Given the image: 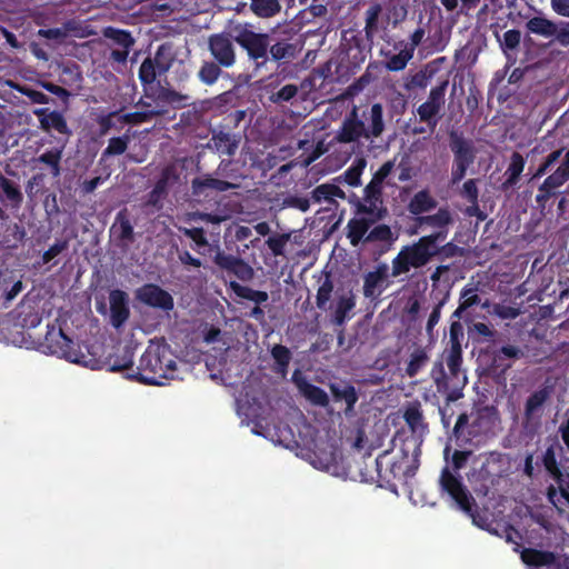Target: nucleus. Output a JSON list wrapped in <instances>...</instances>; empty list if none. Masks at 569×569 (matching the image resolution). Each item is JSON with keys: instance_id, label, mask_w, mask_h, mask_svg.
I'll list each match as a JSON object with an SVG mask.
<instances>
[{"instance_id": "f257e3e1", "label": "nucleus", "mask_w": 569, "mask_h": 569, "mask_svg": "<svg viewBox=\"0 0 569 569\" xmlns=\"http://www.w3.org/2000/svg\"><path fill=\"white\" fill-rule=\"evenodd\" d=\"M478 380L475 385L476 399L471 411L469 435L493 438L498 420V367L497 349L483 350L477 357Z\"/></svg>"}, {"instance_id": "f03ea898", "label": "nucleus", "mask_w": 569, "mask_h": 569, "mask_svg": "<svg viewBox=\"0 0 569 569\" xmlns=\"http://www.w3.org/2000/svg\"><path fill=\"white\" fill-rule=\"evenodd\" d=\"M468 482L479 499L473 525L498 536V453H481L472 460Z\"/></svg>"}, {"instance_id": "7ed1b4c3", "label": "nucleus", "mask_w": 569, "mask_h": 569, "mask_svg": "<svg viewBox=\"0 0 569 569\" xmlns=\"http://www.w3.org/2000/svg\"><path fill=\"white\" fill-rule=\"evenodd\" d=\"M393 446L400 443L399 453L393 458L389 451L379 455L375 460V469L360 470L361 481L378 482L380 487H396L395 481L406 482L413 477L419 468V456L421 442L416 436L397 433L392 440Z\"/></svg>"}, {"instance_id": "20e7f679", "label": "nucleus", "mask_w": 569, "mask_h": 569, "mask_svg": "<svg viewBox=\"0 0 569 569\" xmlns=\"http://www.w3.org/2000/svg\"><path fill=\"white\" fill-rule=\"evenodd\" d=\"M385 131L383 108L381 103H373L361 112L353 106L345 117L335 140L340 143L357 142L360 139L372 140L379 138Z\"/></svg>"}, {"instance_id": "39448f33", "label": "nucleus", "mask_w": 569, "mask_h": 569, "mask_svg": "<svg viewBox=\"0 0 569 569\" xmlns=\"http://www.w3.org/2000/svg\"><path fill=\"white\" fill-rule=\"evenodd\" d=\"M443 359L435 361L430 377L437 391L446 395L447 402H456L462 397L467 377L461 370L462 353L445 351Z\"/></svg>"}, {"instance_id": "423d86ee", "label": "nucleus", "mask_w": 569, "mask_h": 569, "mask_svg": "<svg viewBox=\"0 0 569 569\" xmlns=\"http://www.w3.org/2000/svg\"><path fill=\"white\" fill-rule=\"evenodd\" d=\"M233 38L246 53L247 60L256 73L267 69L271 49L270 41H272L271 30L262 32L258 31L252 23H236L233 24Z\"/></svg>"}, {"instance_id": "0eeeda50", "label": "nucleus", "mask_w": 569, "mask_h": 569, "mask_svg": "<svg viewBox=\"0 0 569 569\" xmlns=\"http://www.w3.org/2000/svg\"><path fill=\"white\" fill-rule=\"evenodd\" d=\"M176 361L164 346L148 347L142 353L134 378L150 386L162 385L163 379L172 378Z\"/></svg>"}, {"instance_id": "6e6552de", "label": "nucleus", "mask_w": 569, "mask_h": 569, "mask_svg": "<svg viewBox=\"0 0 569 569\" xmlns=\"http://www.w3.org/2000/svg\"><path fill=\"white\" fill-rule=\"evenodd\" d=\"M439 236H423L418 241L403 246L391 261V277L407 274L412 268L420 269L436 257L435 241Z\"/></svg>"}, {"instance_id": "1a4fd4ad", "label": "nucleus", "mask_w": 569, "mask_h": 569, "mask_svg": "<svg viewBox=\"0 0 569 569\" xmlns=\"http://www.w3.org/2000/svg\"><path fill=\"white\" fill-rule=\"evenodd\" d=\"M441 495H447L455 506L473 520L476 502L467 487L462 483L459 473H455L446 466L439 478Z\"/></svg>"}, {"instance_id": "9d476101", "label": "nucleus", "mask_w": 569, "mask_h": 569, "mask_svg": "<svg viewBox=\"0 0 569 569\" xmlns=\"http://www.w3.org/2000/svg\"><path fill=\"white\" fill-rule=\"evenodd\" d=\"M43 347L50 355L63 358L72 363L88 366V357L82 353L76 343L54 325L48 326Z\"/></svg>"}, {"instance_id": "9b49d317", "label": "nucleus", "mask_w": 569, "mask_h": 569, "mask_svg": "<svg viewBox=\"0 0 569 569\" xmlns=\"http://www.w3.org/2000/svg\"><path fill=\"white\" fill-rule=\"evenodd\" d=\"M271 34L269 62H276L281 66L293 61L300 52V44L296 34L290 29L281 28H272Z\"/></svg>"}, {"instance_id": "f8f14e48", "label": "nucleus", "mask_w": 569, "mask_h": 569, "mask_svg": "<svg viewBox=\"0 0 569 569\" xmlns=\"http://www.w3.org/2000/svg\"><path fill=\"white\" fill-rule=\"evenodd\" d=\"M449 146L453 153L451 180L453 183H457L465 178L467 169L475 161V146L471 140L466 139L456 132H451Z\"/></svg>"}, {"instance_id": "ddd939ff", "label": "nucleus", "mask_w": 569, "mask_h": 569, "mask_svg": "<svg viewBox=\"0 0 569 569\" xmlns=\"http://www.w3.org/2000/svg\"><path fill=\"white\" fill-rule=\"evenodd\" d=\"M233 38V26L229 32L212 33L208 38L211 57L221 67L229 69L236 64L237 53Z\"/></svg>"}, {"instance_id": "4468645a", "label": "nucleus", "mask_w": 569, "mask_h": 569, "mask_svg": "<svg viewBox=\"0 0 569 569\" xmlns=\"http://www.w3.org/2000/svg\"><path fill=\"white\" fill-rule=\"evenodd\" d=\"M390 268L386 262L378 263L363 276L362 293L366 299L378 303L381 295L392 284Z\"/></svg>"}, {"instance_id": "2eb2a0df", "label": "nucleus", "mask_w": 569, "mask_h": 569, "mask_svg": "<svg viewBox=\"0 0 569 569\" xmlns=\"http://www.w3.org/2000/svg\"><path fill=\"white\" fill-rule=\"evenodd\" d=\"M389 27H391V21L386 20V11L382 4L379 2L370 4L365 11L363 28V32H366L369 40L380 36V38L390 46L392 38L389 36Z\"/></svg>"}, {"instance_id": "dca6fc26", "label": "nucleus", "mask_w": 569, "mask_h": 569, "mask_svg": "<svg viewBox=\"0 0 569 569\" xmlns=\"http://www.w3.org/2000/svg\"><path fill=\"white\" fill-rule=\"evenodd\" d=\"M357 214L376 216V219H385L388 209L383 206L382 186L370 181L363 189L362 201L357 203Z\"/></svg>"}, {"instance_id": "f3484780", "label": "nucleus", "mask_w": 569, "mask_h": 569, "mask_svg": "<svg viewBox=\"0 0 569 569\" xmlns=\"http://www.w3.org/2000/svg\"><path fill=\"white\" fill-rule=\"evenodd\" d=\"M242 137L239 132H232L220 126L211 130V138L207 142V148L219 157H233L241 143Z\"/></svg>"}, {"instance_id": "a211bd4d", "label": "nucleus", "mask_w": 569, "mask_h": 569, "mask_svg": "<svg viewBox=\"0 0 569 569\" xmlns=\"http://www.w3.org/2000/svg\"><path fill=\"white\" fill-rule=\"evenodd\" d=\"M523 563L531 568L555 567L557 569H569V556L557 555L549 550L523 548L520 553Z\"/></svg>"}, {"instance_id": "6ab92c4d", "label": "nucleus", "mask_w": 569, "mask_h": 569, "mask_svg": "<svg viewBox=\"0 0 569 569\" xmlns=\"http://www.w3.org/2000/svg\"><path fill=\"white\" fill-rule=\"evenodd\" d=\"M136 298L141 303L169 312L174 308L173 297L156 283H144L136 290Z\"/></svg>"}, {"instance_id": "aec40b11", "label": "nucleus", "mask_w": 569, "mask_h": 569, "mask_svg": "<svg viewBox=\"0 0 569 569\" xmlns=\"http://www.w3.org/2000/svg\"><path fill=\"white\" fill-rule=\"evenodd\" d=\"M213 262L221 270L233 274L237 279L243 282L250 281L254 277L253 268L239 256L218 250L213 257Z\"/></svg>"}, {"instance_id": "412c9836", "label": "nucleus", "mask_w": 569, "mask_h": 569, "mask_svg": "<svg viewBox=\"0 0 569 569\" xmlns=\"http://www.w3.org/2000/svg\"><path fill=\"white\" fill-rule=\"evenodd\" d=\"M238 188L239 183L223 180L214 173H204L200 177H196L191 181V192L196 198H207L209 191L226 192Z\"/></svg>"}, {"instance_id": "4be33fe9", "label": "nucleus", "mask_w": 569, "mask_h": 569, "mask_svg": "<svg viewBox=\"0 0 569 569\" xmlns=\"http://www.w3.org/2000/svg\"><path fill=\"white\" fill-rule=\"evenodd\" d=\"M39 120V128L44 132L56 131L62 136L70 137L72 134L64 116L57 110L49 108H39L33 111Z\"/></svg>"}, {"instance_id": "5701e85b", "label": "nucleus", "mask_w": 569, "mask_h": 569, "mask_svg": "<svg viewBox=\"0 0 569 569\" xmlns=\"http://www.w3.org/2000/svg\"><path fill=\"white\" fill-rule=\"evenodd\" d=\"M110 322L113 328L120 329L130 317L128 293L120 289L111 290L109 293Z\"/></svg>"}, {"instance_id": "b1692460", "label": "nucleus", "mask_w": 569, "mask_h": 569, "mask_svg": "<svg viewBox=\"0 0 569 569\" xmlns=\"http://www.w3.org/2000/svg\"><path fill=\"white\" fill-rule=\"evenodd\" d=\"M110 236L119 247H127L134 241L133 226L127 208L117 212L110 228Z\"/></svg>"}, {"instance_id": "393cba45", "label": "nucleus", "mask_w": 569, "mask_h": 569, "mask_svg": "<svg viewBox=\"0 0 569 569\" xmlns=\"http://www.w3.org/2000/svg\"><path fill=\"white\" fill-rule=\"evenodd\" d=\"M392 49H382V63L386 70L390 72L402 71L407 68L409 61L413 58L412 51L406 47H398V41L391 39Z\"/></svg>"}, {"instance_id": "a878e982", "label": "nucleus", "mask_w": 569, "mask_h": 569, "mask_svg": "<svg viewBox=\"0 0 569 569\" xmlns=\"http://www.w3.org/2000/svg\"><path fill=\"white\" fill-rule=\"evenodd\" d=\"M376 219V216H363L351 218L346 226V234L352 247H358L360 243H366V236L369 229L381 221Z\"/></svg>"}, {"instance_id": "bb28decb", "label": "nucleus", "mask_w": 569, "mask_h": 569, "mask_svg": "<svg viewBox=\"0 0 569 569\" xmlns=\"http://www.w3.org/2000/svg\"><path fill=\"white\" fill-rule=\"evenodd\" d=\"M407 426L411 430L412 435H423L428 432V423L425 421L423 411L419 400L409 401L403 407L402 415Z\"/></svg>"}, {"instance_id": "cd10ccee", "label": "nucleus", "mask_w": 569, "mask_h": 569, "mask_svg": "<svg viewBox=\"0 0 569 569\" xmlns=\"http://www.w3.org/2000/svg\"><path fill=\"white\" fill-rule=\"evenodd\" d=\"M553 392L552 386H543L542 388L533 391L525 403V419L527 421L533 418H539L543 406L550 399Z\"/></svg>"}, {"instance_id": "c85d7f7f", "label": "nucleus", "mask_w": 569, "mask_h": 569, "mask_svg": "<svg viewBox=\"0 0 569 569\" xmlns=\"http://www.w3.org/2000/svg\"><path fill=\"white\" fill-rule=\"evenodd\" d=\"M398 233L385 223H379L369 229L366 236V243H377L380 247V253L390 250L392 244L397 241Z\"/></svg>"}, {"instance_id": "c756f323", "label": "nucleus", "mask_w": 569, "mask_h": 569, "mask_svg": "<svg viewBox=\"0 0 569 569\" xmlns=\"http://www.w3.org/2000/svg\"><path fill=\"white\" fill-rule=\"evenodd\" d=\"M329 388L336 402L343 401L346 403L345 413L350 415L353 412L359 399L356 388L348 382L330 383Z\"/></svg>"}, {"instance_id": "7c9ffc66", "label": "nucleus", "mask_w": 569, "mask_h": 569, "mask_svg": "<svg viewBox=\"0 0 569 569\" xmlns=\"http://www.w3.org/2000/svg\"><path fill=\"white\" fill-rule=\"evenodd\" d=\"M375 39L368 38V36L361 32L351 34L350 38L345 37V47L347 54L352 57L355 60L363 61L366 53L371 50Z\"/></svg>"}, {"instance_id": "2f4dec72", "label": "nucleus", "mask_w": 569, "mask_h": 569, "mask_svg": "<svg viewBox=\"0 0 569 569\" xmlns=\"http://www.w3.org/2000/svg\"><path fill=\"white\" fill-rule=\"evenodd\" d=\"M383 10L386 11V20L391 21L395 29L402 23L408 16L409 0H381Z\"/></svg>"}, {"instance_id": "473e14b6", "label": "nucleus", "mask_w": 569, "mask_h": 569, "mask_svg": "<svg viewBox=\"0 0 569 569\" xmlns=\"http://www.w3.org/2000/svg\"><path fill=\"white\" fill-rule=\"evenodd\" d=\"M568 179L559 174L557 171L548 176L538 189L536 202L543 206L550 198L556 196L558 188L563 186Z\"/></svg>"}, {"instance_id": "72a5a7b5", "label": "nucleus", "mask_w": 569, "mask_h": 569, "mask_svg": "<svg viewBox=\"0 0 569 569\" xmlns=\"http://www.w3.org/2000/svg\"><path fill=\"white\" fill-rule=\"evenodd\" d=\"M526 160L521 153L515 151L511 156V161L505 172V181L500 184V190L507 191L512 189L519 181L523 171Z\"/></svg>"}, {"instance_id": "f704fd0d", "label": "nucleus", "mask_w": 569, "mask_h": 569, "mask_svg": "<svg viewBox=\"0 0 569 569\" xmlns=\"http://www.w3.org/2000/svg\"><path fill=\"white\" fill-rule=\"evenodd\" d=\"M472 339L478 343H488L486 347H480L479 352L489 350L491 347L498 350V343L495 340L496 332L485 322H475L469 328ZM480 353H478L479 356Z\"/></svg>"}, {"instance_id": "c9c22d12", "label": "nucleus", "mask_w": 569, "mask_h": 569, "mask_svg": "<svg viewBox=\"0 0 569 569\" xmlns=\"http://www.w3.org/2000/svg\"><path fill=\"white\" fill-rule=\"evenodd\" d=\"M172 176V169L169 167L161 171L159 179L156 181L152 190L148 193V206L161 208V200L167 193V188Z\"/></svg>"}, {"instance_id": "e433bc0d", "label": "nucleus", "mask_w": 569, "mask_h": 569, "mask_svg": "<svg viewBox=\"0 0 569 569\" xmlns=\"http://www.w3.org/2000/svg\"><path fill=\"white\" fill-rule=\"evenodd\" d=\"M335 198H346L345 191L335 183H322L311 191V199L317 203H321L323 201L333 203Z\"/></svg>"}, {"instance_id": "4c0bfd02", "label": "nucleus", "mask_w": 569, "mask_h": 569, "mask_svg": "<svg viewBox=\"0 0 569 569\" xmlns=\"http://www.w3.org/2000/svg\"><path fill=\"white\" fill-rule=\"evenodd\" d=\"M437 207V201L429 194L427 190L418 191L408 204V210L415 216L428 212Z\"/></svg>"}, {"instance_id": "58836bf2", "label": "nucleus", "mask_w": 569, "mask_h": 569, "mask_svg": "<svg viewBox=\"0 0 569 569\" xmlns=\"http://www.w3.org/2000/svg\"><path fill=\"white\" fill-rule=\"evenodd\" d=\"M230 289L237 297L252 301L256 305H262L267 302L269 299V295L267 291L254 290L248 286L240 284L237 281L230 282Z\"/></svg>"}, {"instance_id": "ea45409f", "label": "nucleus", "mask_w": 569, "mask_h": 569, "mask_svg": "<svg viewBox=\"0 0 569 569\" xmlns=\"http://www.w3.org/2000/svg\"><path fill=\"white\" fill-rule=\"evenodd\" d=\"M281 0H250V10L254 16L268 19L281 11Z\"/></svg>"}, {"instance_id": "a19ab883", "label": "nucleus", "mask_w": 569, "mask_h": 569, "mask_svg": "<svg viewBox=\"0 0 569 569\" xmlns=\"http://www.w3.org/2000/svg\"><path fill=\"white\" fill-rule=\"evenodd\" d=\"M0 188L11 208L19 209L23 202V194L20 187L0 173Z\"/></svg>"}, {"instance_id": "79ce46f5", "label": "nucleus", "mask_w": 569, "mask_h": 569, "mask_svg": "<svg viewBox=\"0 0 569 569\" xmlns=\"http://www.w3.org/2000/svg\"><path fill=\"white\" fill-rule=\"evenodd\" d=\"M299 389L312 405L320 407H327L329 405V397L322 388L308 381H302L299 383Z\"/></svg>"}, {"instance_id": "37998d69", "label": "nucleus", "mask_w": 569, "mask_h": 569, "mask_svg": "<svg viewBox=\"0 0 569 569\" xmlns=\"http://www.w3.org/2000/svg\"><path fill=\"white\" fill-rule=\"evenodd\" d=\"M156 100L161 103L170 104L174 108H183L189 104L190 97L171 88L161 87L158 90Z\"/></svg>"}, {"instance_id": "c03bdc74", "label": "nucleus", "mask_w": 569, "mask_h": 569, "mask_svg": "<svg viewBox=\"0 0 569 569\" xmlns=\"http://www.w3.org/2000/svg\"><path fill=\"white\" fill-rule=\"evenodd\" d=\"M164 73L159 71L158 68L151 61V56H148L141 63L138 72V78L147 92L148 88L152 87L158 77Z\"/></svg>"}, {"instance_id": "a18cd8bd", "label": "nucleus", "mask_w": 569, "mask_h": 569, "mask_svg": "<svg viewBox=\"0 0 569 569\" xmlns=\"http://www.w3.org/2000/svg\"><path fill=\"white\" fill-rule=\"evenodd\" d=\"M63 148H51L41 153L36 161L42 164H46L50 168V172L52 177L57 178L61 174V159H62Z\"/></svg>"}, {"instance_id": "49530a36", "label": "nucleus", "mask_w": 569, "mask_h": 569, "mask_svg": "<svg viewBox=\"0 0 569 569\" xmlns=\"http://www.w3.org/2000/svg\"><path fill=\"white\" fill-rule=\"evenodd\" d=\"M27 232L23 226L12 223L7 227L6 233L2 239V247L4 249H17L26 239Z\"/></svg>"}, {"instance_id": "de8ad7c7", "label": "nucleus", "mask_w": 569, "mask_h": 569, "mask_svg": "<svg viewBox=\"0 0 569 569\" xmlns=\"http://www.w3.org/2000/svg\"><path fill=\"white\" fill-rule=\"evenodd\" d=\"M271 357L274 360V371L286 376L292 359L290 349L282 345H274L271 348Z\"/></svg>"}, {"instance_id": "09e8293b", "label": "nucleus", "mask_w": 569, "mask_h": 569, "mask_svg": "<svg viewBox=\"0 0 569 569\" xmlns=\"http://www.w3.org/2000/svg\"><path fill=\"white\" fill-rule=\"evenodd\" d=\"M214 174L223 180L237 182L239 183V187L241 186V180L244 179V174L240 172L236 167V162L231 159H222L218 164Z\"/></svg>"}, {"instance_id": "8fccbe9b", "label": "nucleus", "mask_w": 569, "mask_h": 569, "mask_svg": "<svg viewBox=\"0 0 569 569\" xmlns=\"http://www.w3.org/2000/svg\"><path fill=\"white\" fill-rule=\"evenodd\" d=\"M527 29L531 33L551 38L556 32V23L543 17H533L528 20Z\"/></svg>"}, {"instance_id": "3c124183", "label": "nucleus", "mask_w": 569, "mask_h": 569, "mask_svg": "<svg viewBox=\"0 0 569 569\" xmlns=\"http://www.w3.org/2000/svg\"><path fill=\"white\" fill-rule=\"evenodd\" d=\"M452 218L448 209L441 208L435 214L420 216L417 222L420 226L428 224L439 230H447L446 227L451 223Z\"/></svg>"}, {"instance_id": "603ef678", "label": "nucleus", "mask_w": 569, "mask_h": 569, "mask_svg": "<svg viewBox=\"0 0 569 569\" xmlns=\"http://www.w3.org/2000/svg\"><path fill=\"white\" fill-rule=\"evenodd\" d=\"M430 236H440L435 241V250H436V257L441 258H451L457 256L460 252V248L455 244L453 242H447L443 246H440L441 242H443L448 237V230H438Z\"/></svg>"}, {"instance_id": "864d4df0", "label": "nucleus", "mask_w": 569, "mask_h": 569, "mask_svg": "<svg viewBox=\"0 0 569 569\" xmlns=\"http://www.w3.org/2000/svg\"><path fill=\"white\" fill-rule=\"evenodd\" d=\"M440 111V107L429 102L428 100L421 103L417 109L420 121L426 122L430 131L436 129Z\"/></svg>"}, {"instance_id": "5fc2aeb1", "label": "nucleus", "mask_w": 569, "mask_h": 569, "mask_svg": "<svg viewBox=\"0 0 569 569\" xmlns=\"http://www.w3.org/2000/svg\"><path fill=\"white\" fill-rule=\"evenodd\" d=\"M356 302L352 296L339 297L333 312V323L342 326L348 319V313L355 308Z\"/></svg>"}, {"instance_id": "6e6d98bb", "label": "nucleus", "mask_w": 569, "mask_h": 569, "mask_svg": "<svg viewBox=\"0 0 569 569\" xmlns=\"http://www.w3.org/2000/svg\"><path fill=\"white\" fill-rule=\"evenodd\" d=\"M151 61L158 68L159 71L166 74L171 69L174 58L168 46L160 44L157 48L154 56L151 57Z\"/></svg>"}, {"instance_id": "4d7b16f0", "label": "nucleus", "mask_w": 569, "mask_h": 569, "mask_svg": "<svg viewBox=\"0 0 569 569\" xmlns=\"http://www.w3.org/2000/svg\"><path fill=\"white\" fill-rule=\"evenodd\" d=\"M222 68L218 62L204 61L198 72V77L207 86L213 84L222 73Z\"/></svg>"}, {"instance_id": "13d9d810", "label": "nucleus", "mask_w": 569, "mask_h": 569, "mask_svg": "<svg viewBox=\"0 0 569 569\" xmlns=\"http://www.w3.org/2000/svg\"><path fill=\"white\" fill-rule=\"evenodd\" d=\"M429 360L428 353L422 348H417L410 356V360L406 367V373L408 377H416L419 371L427 365Z\"/></svg>"}, {"instance_id": "bf43d9fd", "label": "nucleus", "mask_w": 569, "mask_h": 569, "mask_svg": "<svg viewBox=\"0 0 569 569\" xmlns=\"http://www.w3.org/2000/svg\"><path fill=\"white\" fill-rule=\"evenodd\" d=\"M163 112L160 110H146V111H134L124 113L119 117V121L121 123L127 124H140L144 122L151 121L153 118L161 116Z\"/></svg>"}, {"instance_id": "052dcab7", "label": "nucleus", "mask_w": 569, "mask_h": 569, "mask_svg": "<svg viewBox=\"0 0 569 569\" xmlns=\"http://www.w3.org/2000/svg\"><path fill=\"white\" fill-rule=\"evenodd\" d=\"M107 365L110 371L118 372L130 369L133 366V352L126 348L122 355L110 356Z\"/></svg>"}, {"instance_id": "680f3d73", "label": "nucleus", "mask_w": 569, "mask_h": 569, "mask_svg": "<svg viewBox=\"0 0 569 569\" xmlns=\"http://www.w3.org/2000/svg\"><path fill=\"white\" fill-rule=\"evenodd\" d=\"M332 291L333 282L331 280V276L327 273L317 290L316 305L319 309L327 310L328 302L330 301Z\"/></svg>"}, {"instance_id": "e2e57ef3", "label": "nucleus", "mask_w": 569, "mask_h": 569, "mask_svg": "<svg viewBox=\"0 0 569 569\" xmlns=\"http://www.w3.org/2000/svg\"><path fill=\"white\" fill-rule=\"evenodd\" d=\"M459 303L465 308L466 310L481 305L482 308L488 307V302H482L481 297L478 295V288L477 287H465L460 293Z\"/></svg>"}, {"instance_id": "0e129e2a", "label": "nucleus", "mask_w": 569, "mask_h": 569, "mask_svg": "<svg viewBox=\"0 0 569 569\" xmlns=\"http://www.w3.org/2000/svg\"><path fill=\"white\" fill-rule=\"evenodd\" d=\"M366 167V160L359 159L351 167H349L339 179H342L347 184L351 187H358L361 184V174Z\"/></svg>"}, {"instance_id": "69168bd1", "label": "nucleus", "mask_w": 569, "mask_h": 569, "mask_svg": "<svg viewBox=\"0 0 569 569\" xmlns=\"http://www.w3.org/2000/svg\"><path fill=\"white\" fill-rule=\"evenodd\" d=\"M129 144V137H113L109 140L108 147L102 151L101 158L106 159L111 156H120L126 152Z\"/></svg>"}, {"instance_id": "338daca9", "label": "nucleus", "mask_w": 569, "mask_h": 569, "mask_svg": "<svg viewBox=\"0 0 569 569\" xmlns=\"http://www.w3.org/2000/svg\"><path fill=\"white\" fill-rule=\"evenodd\" d=\"M290 237L291 234L289 232L277 233L269 237L266 240V244L274 257L284 256V249L290 240Z\"/></svg>"}, {"instance_id": "774afa93", "label": "nucleus", "mask_w": 569, "mask_h": 569, "mask_svg": "<svg viewBox=\"0 0 569 569\" xmlns=\"http://www.w3.org/2000/svg\"><path fill=\"white\" fill-rule=\"evenodd\" d=\"M542 463L546 471L553 479L555 477H559L562 471L558 461L555 448L552 446L548 447L542 456Z\"/></svg>"}]
</instances>
